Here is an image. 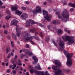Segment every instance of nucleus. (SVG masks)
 Returning a JSON list of instances; mask_svg holds the SVG:
<instances>
[{"mask_svg":"<svg viewBox=\"0 0 75 75\" xmlns=\"http://www.w3.org/2000/svg\"><path fill=\"white\" fill-rule=\"evenodd\" d=\"M18 22H19L16 19H14L11 21V25H16V31L17 32L16 35L18 37H20L21 34L20 31L23 30V28H19V26L17 25V23H18Z\"/></svg>","mask_w":75,"mask_h":75,"instance_id":"f257e3e1","label":"nucleus"},{"mask_svg":"<svg viewBox=\"0 0 75 75\" xmlns=\"http://www.w3.org/2000/svg\"><path fill=\"white\" fill-rule=\"evenodd\" d=\"M62 38L65 42L68 41L67 43L68 45H71V44H72L75 42L74 37L66 36L64 37H62Z\"/></svg>","mask_w":75,"mask_h":75,"instance_id":"f03ea898","label":"nucleus"},{"mask_svg":"<svg viewBox=\"0 0 75 75\" xmlns=\"http://www.w3.org/2000/svg\"><path fill=\"white\" fill-rule=\"evenodd\" d=\"M62 15V17H63L62 19V21L66 23L67 21H69V12H67V11L66 9H64L63 10Z\"/></svg>","mask_w":75,"mask_h":75,"instance_id":"7ed1b4c3","label":"nucleus"},{"mask_svg":"<svg viewBox=\"0 0 75 75\" xmlns=\"http://www.w3.org/2000/svg\"><path fill=\"white\" fill-rule=\"evenodd\" d=\"M65 53L66 57H67V62L66 64L67 65H68L69 67H71L72 65V60L71 59V58L72 57V55L73 54H70L68 51L65 52Z\"/></svg>","mask_w":75,"mask_h":75,"instance_id":"20e7f679","label":"nucleus"},{"mask_svg":"<svg viewBox=\"0 0 75 75\" xmlns=\"http://www.w3.org/2000/svg\"><path fill=\"white\" fill-rule=\"evenodd\" d=\"M43 14L44 16V17L48 21L50 22L51 21V18H52V16L51 15L48 14V12L46 11L43 10Z\"/></svg>","mask_w":75,"mask_h":75,"instance_id":"39448f33","label":"nucleus"},{"mask_svg":"<svg viewBox=\"0 0 75 75\" xmlns=\"http://www.w3.org/2000/svg\"><path fill=\"white\" fill-rule=\"evenodd\" d=\"M29 35V34L28 33H26L25 34L23 35V36L25 37L26 40H33L34 38H35L37 40H39V38L38 36H31L28 37Z\"/></svg>","mask_w":75,"mask_h":75,"instance_id":"423d86ee","label":"nucleus"},{"mask_svg":"<svg viewBox=\"0 0 75 75\" xmlns=\"http://www.w3.org/2000/svg\"><path fill=\"white\" fill-rule=\"evenodd\" d=\"M52 68L53 70H55L56 72L54 73V75H57L58 74H60L62 71L61 70L59 69H57V67L56 66H53L52 67Z\"/></svg>","mask_w":75,"mask_h":75,"instance_id":"0eeeda50","label":"nucleus"},{"mask_svg":"<svg viewBox=\"0 0 75 75\" xmlns=\"http://www.w3.org/2000/svg\"><path fill=\"white\" fill-rule=\"evenodd\" d=\"M41 11V7L39 6H37L36 8L35 11L33 10L32 11V12L34 15L37 14V13H40Z\"/></svg>","mask_w":75,"mask_h":75,"instance_id":"6e6552de","label":"nucleus"},{"mask_svg":"<svg viewBox=\"0 0 75 75\" xmlns=\"http://www.w3.org/2000/svg\"><path fill=\"white\" fill-rule=\"evenodd\" d=\"M53 62L54 63L55 65H56V66L58 67H61V62H60L59 61L54 60Z\"/></svg>","mask_w":75,"mask_h":75,"instance_id":"1a4fd4ad","label":"nucleus"},{"mask_svg":"<svg viewBox=\"0 0 75 75\" xmlns=\"http://www.w3.org/2000/svg\"><path fill=\"white\" fill-rule=\"evenodd\" d=\"M59 47L63 49L65 48V43L63 41H60L59 42Z\"/></svg>","mask_w":75,"mask_h":75,"instance_id":"9d476101","label":"nucleus"},{"mask_svg":"<svg viewBox=\"0 0 75 75\" xmlns=\"http://www.w3.org/2000/svg\"><path fill=\"white\" fill-rule=\"evenodd\" d=\"M28 17V15L25 13H23L21 15V18L23 20H25L26 18Z\"/></svg>","mask_w":75,"mask_h":75,"instance_id":"9b49d317","label":"nucleus"},{"mask_svg":"<svg viewBox=\"0 0 75 75\" xmlns=\"http://www.w3.org/2000/svg\"><path fill=\"white\" fill-rule=\"evenodd\" d=\"M26 51L27 52H26L25 53L26 54L28 55L29 56H31V55H33V53L31 52H29L28 50H27Z\"/></svg>","mask_w":75,"mask_h":75,"instance_id":"f8f14e48","label":"nucleus"},{"mask_svg":"<svg viewBox=\"0 0 75 75\" xmlns=\"http://www.w3.org/2000/svg\"><path fill=\"white\" fill-rule=\"evenodd\" d=\"M38 65L39 66V67H38L37 66H36L35 67V69H38V70H41L42 69L41 68V67H40V65L39 63L38 64Z\"/></svg>","mask_w":75,"mask_h":75,"instance_id":"ddd939ff","label":"nucleus"},{"mask_svg":"<svg viewBox=\"0 0 75 75\" xmlns=\"http://www.w3.org/2000/svg\"><path fill=\"white\" fill-rule=\"evenodd\" d=\"M11 9L12 11H15V10H17L18 9V6H16L15 7L12 6L11 7Z\"/></svg>","mask_w":75,"mask_h":75,"instance_id":"4468645a","label":"nucleus"},{"mask_svg":"<svg viewBox=\"0 0 75 75\" xmlns=\"http://www.w3.org/2000/svg\"><path fill=\"white\" fill-rule=\"evenodd\" d=\"M32 58L34 59V61L35 63H37L38 62V59L35 56H33L32 57Z\"/></svg>","mask_w":75,"mask_h":75,"instance_id":"2eb2a0df","label":"nucleus"},{"mask_svg":"<svg viewBox=\"0 0 75 75\" xmlns=\"http://www.w3.org/2000/svg\"><path fill=\"white\" fill-rule=\"evenodd\" d=\"M3 4V3H2V1L0 0V8H5V6H2V5Z\"/></svg>","mask_w":75,"mask_h":75,"instance_id":"dca6fc26","label":"nucleus"},{"mask_svg":"<svg viewBox=\"0 0 75 75\" xmlns=\"http://www.w3.org/2000/svg\"><path fill=\"white\" fill-rule=\"evenodd\" d=\"M15 13L18 15V16H21V14H22V12L20 11H16Z\"/></svg>","mask_w":75,"mask_h":75,"instance_id":"f3484780","label":"nucleus"},{"mask_svg":"<svg viewBox=\"0 0 75 75\" xmlns=\"http://www.w3.org/2000/svg\"><path fill=\"white\" fill-rule=\"evenodd\" d=\"M30 32L32 33H34V32H35V31H37V29L35 28H33V29H30Z\"/></svg>","mask_w":75,"mask_h":75,"instance_id":"a211bd4d","label":"nucleus"},{"mask_svg":"<svg viewBox=\"0 0 75 75\" xmlns=\"http://www.w3.org/2000/svg\"><path fill=\"white\" fill-rule=\"evenodd\" d=\"M29 21L31 24H35V22L34 21L32 20L31 19H29Z\"/></svg>","mask_w":75,"mask_h":75,"instance_id":"6ab92c4d","label":"nucleus"},{"mask_svg":"<svg viewBox=\"0 0 75 75\" xmlns=\"http://www.w3.org/2000/svg\"><path fill=\"white\" fill-rule=\"evenodd\" d=\"M17 62H18V65H22V63H21V61L20 59H18Z\"/></svg>","mask_w":75,"mask_h":75,"instance_id":"aec40b11","label":"nucleus"},{"mask_svg":"<svg viewBox=\"0 0 75 75\" xmlns=\"http://www.w3.org/2000/svg\"><path fill=\"white\" fill-rule=\"evenodd\" d=\"M12 36L14 40H15V41H16V38H17V36L16 35H15L14 33H13L12 35Z\"/></svg>","mask_w":75,"mask_h":75,"instance_id":"412c9836","label":"nucleus"},{"mask_svg":"<svg viewBox=\"0 0 75 75\" xmlns=\"http://www.w3.org/2000/svg\"><path fill=\"white\" fill-rule=\"evenodd\" d=\"M12 64H13V67L12 68V69H15V68L17 67V65L14 63H12Z\"/></svg>","mask_w":75,"mask_h":75,"instance_id":"4be33fe9","label":"nucleus"},{"mask_svg":"<svg viewBox=\"0 0 75 75\" xmlns=\"http://www.w3.org/2000/svg\"><path fill=\"white\" fill-rule=\"evenodd\" d=\"M11 51V49H10V48L8 47V48H7L6 50V54H7L8 52H9V51Z\"/></svg>","mask_w":75,"mask_h":75,"instance_id":"5701e85b","label":"nucleus"},{"mask_svg":"<svg viewBox=\"0 0 75 75\" xmlns=\"http://www.w3.org/2000/svg\"><path fill=\"white\" fill-rule=\"evenodd\" d=\"M30 22H29V20L26 21V24L27 26H30Z\"/></svg>","mask_w":75,"mask_h":75,"instance_id":"b1692460","label":"nucleus"},{"mask_svg":"<svg viewBox=\"0 0 75 75\" xmlns=\"http://www.w3.org/2000/svg\"><path fill=\"white\" fill-rule=\"evenodd\" d=\"M58 32L59 34H62L63 33V31H62L61 29H59L58 30Z\"/></svg>","mask_w":75,"mask_h":75,"instance_id":"393cba45","label":"nucleus"},{"mask_svg":"<svg viewBox=\"0 0 75 75\" xmlns=\"http://www.w3.org/2000/svg\"><path fill=\"white\" fill-rule=\"evenodd\" d=\"M35 69H30V73H34V72Z\"/></svg>","mask_w":75,"mask_h":75,"instance_id":"a878e982","label":"nucleus"},{"mask_svg":"<svg viewBox=\"0 0 75 75\" xmlns=\"http://www.w3.org/2000/svg\"><path fill=\"white\" fill-rule=\"evenodd\" d=\"M11 18V16H6V20H9Z\"/></svg>","mask_w":75,"mask_h":75,"instance_id":"bb28decb","label":"nucleus"},{"mask_svg":"<svg viewBox=\"0 0 75 75\" xmlns=\"http://www.w3.org/2000/svg\"><path fill=\"white\" fill-rule=\"evenodd\" d=\"M46 41H49V40H50V38H49V37H46Z\"/></svg>","mask_w":75,"mask_h":75,"instance_id":"cd10ccee","label":"nucleus"},{"mask_svg":"<svg viewBox=\"0 0 75 75\" xmlns=\"http://www.w3.org/2000/svg\"><path fill=\"white\" fill-rule=\"evenodd\" d=\"M12 72L13 73V75H16V71L15 70H13L12 71Z\"/></svg>","mask_w":75,"mask_h":75,"instance_id":"c85d7f7f","label":"nucleus"},{"mask_svg":"<svg viewBox=\"0 0 75 75\" xmlns=\"http://www.w3.org/2000/svg\"><path fill=\"white\" fill-rule=\"evenodd\" d=\"M11 57V54L10 53L8 55V56L7 57V58L9 59Z\"/></svg>","mask_w":75,"mask_h":75,"instance_id":"c756f323","label":"nucleus"},{"mask_svg":"<svg viewBox=\"0 0 75 75\" xmlns=\"http://www.w3.org/2000/svg\"><path fill=\"white\" fill-rule=\"evenodd\" d=\"M40 36L41 37H43L44 36L43 35H42V32H40Z\"/></svg>","mask_w":75,"mask_h":75,"instance_id":"7c9ffc66","label":"nucleus"},{"mask_svg":"<svg viewBox=\"0 0 75 75\" xmlns=\"http://www.w3.org/2000/svg\"><path fill=\"white\" fill-rule=\"evenodd\" d=\"M11 46L12 47H14V43H13V41H11Z\"/></svg>","mask_w":75,"mask_h":75,"instance_id":"2f4dec72","label":"nucleus"},{"mask_svg":"<svg viewBox=\"0 0 75 75\" xmlns=\"http://www.w3.org/2000/svg\"><path fill=\"white\" fill-rule=\"evenodd\" d=\"M53 43L54 45H55V46H56V47H57V43L55 42V41H53Z\"/></svg>","mask_w":75,"mask_h":75,"instance_id":"473e14b6","label":"nucleus"},{"mask_svg":"<svg viewBox=\"0 0 75 75\" xmlns=\"http://www.w3.org/2000/svg\"><path fill=\"white\" fill-rule=\"evenodd\" d=\"M38 25L39 26H40V27H44V25H42V24L40 23H39Z\"/></svg>","mask_w":75,"mask_h":75,"instance_id":"72a5a7b5","label":"nucleus"},{"mask_svg":"<svg viewBox=\"0 0 75 75\" xmlns=\"http://www.w3.org/2000/svg\"><path fill=\"white\" fill-rule=\"evenodd\" d=\"M4 33L5 34H7V31L6 30H5L4 31Z\"/></svg>","mask_w":75,"mask_h":75,"instance_id":"f704fd0d","label":"nucleus"},{"mask_svg":"<svg viewBox=\"0 0 75 75\" xmlns=\"http://www.w3.org/2000/svg\"><path fill=\"white\" fill-rule=\"evenodd\" d=\"M70 10L71 12H72V11H73L74 10V9L73 8H71L70 9Z\"/></svg>","mask_w":75,"mask_h":75,"instance_id":"c9c22d12","label":"nucleus"},{"mask_svg":"<svg viewBox=\"0 0 75 75\" xmlns=\"http://www.w3.org/2000/svg\"><path fill=\"white\" fill-rule=\"evenodd\" d=\"M38 32H36L35 33V36L34 37H36V35H38Z\"/></svg>","mask_w":75,"mask_h":75,"instance_id":"e433bc0d","label":"nucleus"},{"mask_svg":"<svg viewBox=\"0 0 75 75\" xmlns=\"http://www.w3.org/2000/svg\"><path fill=\"white\" fill-rule=\"evenodd\" d=\"M25 4H29L30 2L28 1H26L25 2Z\"/></svg>","mask_w":75,"mask_h":75,"instance_id":"4c0bfd02","label":"nucleus"},{"mask_svg":"<svg viewBox=\"0 0 75 75\" xmlns=\"http://www.w3.org/2000/svg\"><path fill=\"white\" fill-rule=\"evenodd\" d=\"M53 24H56L57 23V22H56V21H53Z\"/></svg>","mask_w":75,"mask_h":75,"instance_id":"58836bf2","label":"nucleus"},{"mask_svg":"<svg viewBox=\"0 0 75 75\" xmlns=\"http://www.w3.org/2000/svg\"><path fill=\"white\" fill-rule=\"evenodd\" d=\"M7 72L8 73H10V69H8L7 70Z\"/></svg>","mask_w":75,"mask_h":75,"instance_id":"ea45409f","label":"nucleus"},{"mask_svg":"<svg viewBox=\"0 0 75 75\" xmlns=\"http://www.w3.org/2000/svg\"><path fill=\"white\" fill-rule=\"evenodd\" d=\"M58 18H59L60 19H61L62 18V16H61L60 15H59L58 16Z\"/></svg>","mask_w":75,"mask_h":75,"instance_id":"a19ab883","label":"nucleus"},{"mask_svg":"<svg viewBox=\"0 0 75 75\" xmlns=\"http://www.w3.org/2000/svg\"><path fill=\"white\" fill-rule=\"evenodd\" d=\"M21 8L22 9V10H25L26 9L24 7H21Z\"/></svg>","mask_w":75,"mask_h":75,"instance_id":"79ce46f5","label":"nucleus"},{"mask_svg":"<svg viewBox=\"0 0 75 75\" xmlns=\"http://www.w3.org/2000/svg\"><path fill=\"white\" fill-rule=\"evenodd\" d=\"M56 15L59 14V12H57L55 13Z\"/></svg>","mask_w":75,"mask_h":75,"instance_id":"37998d69","label":"nucleus"},{"mask_svg":"<svg viewBox=\"0 0 75 75\" xmlns=\"http://www.w3.org/2000/svg\"><path fill=\"white\" fill-rule=\"evenodd\" d=\"M67 32L68 33V34H70V33H71V31L69 30L67 31Z\"/></svg>","mask_w":75,"mask_h":75,"instance_id":"c03bdc74","label":"nucleus"},{"mask_svg":"<svg viewBox=\"0 0 75 75\" xmlns=\"http://www.w3.org/2000/svg\"><path fill=\"white\" fill-rule=\"evenodd\" d=\"M7 13L8 14H10V11L9 10L7 11Z\"/></svg>","mask_w":75,"mask_h":75,"instance_id":"a18cd8bd","label":"nucleus"},{"mask_svg":"<svg viewBox=\"0 0 75 75\" xmlns=\"http://www.w3.org/2000/svg\"><path fill=\"white\" fill-rule=\"evenodd\" d=\"M51 26L50 25H49L47 26V27L48 28H50L51 27Z\"/></svg>","mask_w":75,"mask_h":75,"instance_id":"49530a36","label":"nucleus"},{"mask_svg":"<svg viewBox=\"0 0 75 75\" xmlns=\"http://www.w3.org/2000/svg\"><path fill=\"white\" fill-rule=\"evenodd\" d=\"M26 47L27 48H29V45L28 44L26 45Z\"/></svg>","mask_w":75,"mask_h":75,"instance_id":"de8ad7c7","label":"nucleus"},{"mask_svg":"<svg viewBox=\"0 0 75 75\" xmlns=\"http://www.w3.org/2000/svg\"><path fill=\"white\" fill-rule=\"evenodd\" d=\"M20 56H21V58H23V54H21L20 55Z\"/></svg>","mask_w":75,"mask_h":75,"instance_id":"09e8293b","label":"nucleus"},{"mask_svg":"<svg viewBox=\"0 0 75 75\" xmlns=\"http://www.w3.org/2000/svg\"><path fill=\"white\" fill-rule=\"evenodd\" d=\"M30 42H31L32 43V44H34V42L33 41L30 40Z\"/></svg>","mask_w":75,"mask_h":75,"instance_id":"8fccbe9b","label":"nucleus"},{"mask_svg":"<svg viewBox=\"0 0 75 75\" xmlns=\"http://www.w3.org/2000/svg\"><path fill=\"white\" fill-rule=\"evenodd\" d=\"M53 29H54V30H57V28L56 27H54L53 28Z\"/></svg>","mask_w":75,"mask_h":75,"instance_id":"3c124183","label":"nucleus"},{"mask_svg":"<svg viewBox=\"0 0 75 75\" xmlns=\"http://www.w3.org/2000/svg\"><path fill=\"white\" fill-rule=\"evenodd\" d=\"M66 0H62V1L63 3H65V1H66Z\"/></svg>","mask_w":75,"mask_h":75,"instance_id":"603ef678","label":"nucleus"},{"mask_svg":"<svg viewBox=\"0 0 75 75\" xmlns=\"http://www.w3.org/2000/svg\"><path fill=\"white\" fill-rule=\"evenodd\" d=\"M12 67H13V65H11L9 66V68H11Z\"/></svg>","mask_w":75,"mask_h":75,"instance_id":"864d4df0","label":"nucleus"},{"mask_svg":"<svg viewBox=\"0 0 75 75\" xmlns=\"http://www.w3.org/2000/svg\"><path fill=\"white\" fill-rule=\"evenodd\" d=\"M17 55H16L15 56V59H17Z\"/></svg>","mask_w":75,"mask_h":75,"instance_id":"5fc2aeb1","label":"nucleus"},{"mask_svg":"<svg viewBox=\"0 0 75 75\" xmlns=\"http://www.w3.org/2000/svg\"><path fill=\"white\" fill-rule=\"evenodd\" d=\"M43 4L44 5H46L47 4V3H46V2H45L44 3H43Z\"/></svg>","mask_w":75,"mask_h":75,"instance_id":"6e6d98bb","label":"nucleus"},{"mask_svg":"<svg viewBox=\"0 0 75 75\" xmlns=\"http://www.w3.org/2000/svg\"><path fill=\"white\" fill-rule=\"evenodd\" d=\"M66 72H69V70H68V69H66Z\"/></svg>","mask_w":75,"mask_h":75,"instance_id":"4d7b16f0","label":"nucleus"},{"mask_svg":"<svg viewBox=\"0 0 75 75\" xmlns=\"http://www.w3.org/2000/svg\"><path fill=\"white\" fill-rule=\"evenodd\" d=\"M62 72V71H61V72H60V74H57V75H60V74H61V75H64V74H63V73H61V72Z\"/></svg>","mask_w":75,"mask_h":75,"instance_id":"13d9d810","label":"nucleus"},{"mask_svg":"<svg viewBox=\"0 0 75 75\" xmlns=\"http://www.w3.org/2000/svg\"><path fill=\"white\" fill-rule=\"evenodd\" d=\"M26 75H30V74H29V73H28V72H26Z\"/></svg>","mask_w":75,"mask_h":75,"instance_id":"bf43d9fd","label":"nucleus"},{"mask_svg":"<svg viewBox=\"0 0 75 75\" xmlns=\"http://www.w3.org/2000/svg\"><path fill=\"white\" fill-rule=\"evenodd\" d=\"M64 31H67V28H66L64 29Z\"/></svg>","mask_w":75,"mask_h":75,"instance_id":"052dcab7","label":"nucleus"},{"mask_svg":"<svg viewBox=\"0 0 75 75\" xmlns=\"http://www.w3.org/2000/svg\"><path fill=\"white\" fill-rule=\"evenodd\" d=\"M5 61L6 62H8V59H6V60H5Z\"/></svg>","mask_w":75,"mask_h":75,"instance_id":"680f3d73","label":"nucleus"},{"mask_svg":"<svg viewBox=\"0 0 75 75\" xmlns=\"http://www.w3.org/2000/svg\"><path fill=\"white\" fill-rule=\"evenodd\" d=\"M2 34V32L0 30V35H1Z\"/></svg>","mask_w":75,"mask_h":75,"instance_id":"e2e57ef3","label":"nucleus"},{"mask_svg":"<svg viewBox=\"0 0 75 75\" xmlns=\"http://www.w3.org/2000/svg\"><path fill=\"white\" fill-rule=\"evenodd\" d=\"M2 65H4V64H5V63L4 62H3L2 63Z\"/></svg>","mask_w":75,"mask_h":75,"instance_id":"0e129e2a","label":"nucleus"},{"mask_svg":"<svg viewBox=\"0 0 75 75\" xmlns=\"http://www.w3.org/2000/svg\"><path fill=\"white\" fill-rule=\"evenodd\" d=\"M20 69L21 71H23V68L22 67Z\"/></svg>","mask_w":75,"mask_h":75,"instance_id":"69168bd1","label":"nucleus"},{"mask_svg":"<svg viewBox=\"0 0 75 75\" xmlns=\"http://www.w3.org/2000/svg\"><path fill=\"white\" fill-rule=\"evenodd\" d=\"M8 63L6 64V66H8Z\"/></svg>","mask_w":75,"mask_h":75,"instance_id":"338daca9","label":"nucleus"},{"mask_svg":"<svg viewBox=\"0 0 75 75\" xmlns=\"http://www.w3.org/2000/svg\"><path fill=\"white\" fill-rule=\"evenodd\" d=\"M19 72L20 74H21L22 73V72L21 71H19Z\"/></svg>","mask_w":75,"mask_h":75,"instance_id":"774afa93","label":"nucleus"}]
</instances>
